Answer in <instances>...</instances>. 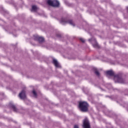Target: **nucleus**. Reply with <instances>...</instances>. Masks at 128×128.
Instances as JSON below:
<instances>
[{"label": "nucleus", "instance_id": "f257e3e1", "mask_svg": "<svg viewBox=\"0 0 128 128\" xmlns=\"http://www.w3.org/2000/svg\"><path fill=\"white\" fill-rule=\"evenodd\" d=\"M106 74L108 76H114V80H116V82H118L119 84H126V79L122 78V74L119 73L118 74L114 75V73L112 70H110L106 72Z\"/></svg>", "mask_w": 128, "mask_h": 128}, {"label": "nucleus", "instance_id": "f03ea898", "mask_svg": "<svg viewBox=\"0 0 128 128\" xmlns=\"http://www.w3.org/2000/svg\"><path fill=\"white\" fill-rule=\"evenodd\" d=\"M88 104L86 101H80L79 102L78 108L80 112H86L88 111Z\"/></svg>", "mask_w": 128, "mask_h": 128}, {"label": "nucleus", "instance_id": "7ed1b4c3", "mask_svg": "<svg viewBox=\"0 0 128 128\" xmlns=\"http://www.w3.org/2000/svg\"><path fill=\"white\" fill-rule=\"evenodd\" d=\"M60 24H69L70 26H74V22L72 19H68V18H62L60 20Z\"/></svg>", "mask_w": 128, "mask_h": 128}, {"label": "nucleus", "instance_id": "20e7f679", "mask_svg": "<svg viewBox=\"0 0 128 128\" xmlns=\"http://www.w3.org/2000/svg\"><path fill=\"white\" fill-rule=\"evenodd\" d=\"M110 114H111L112 117L115 120V122L116 124L122 126V122L120 120V116L117 115L116 113L114 112H110Z\"/></svg>", "mask_w": 128, "mask_h": 128}, {"label": "nucleus", "instance_id": "39448f33", "mask_svg": "<svg viewBox=\"0 0 128 128\" xmlns=\"http://www.w3.org/2000/svg\"><path fill=\"white\" fill-rule=\"evenodd\" d=\"M47 4L48 6H52L53 8H58L60 6V2L58 0H48Z\"/></svg>", "mask_w": 128, "mask_h": 128}, {"label": "nucleus", "instance_id": "423d86ee", "mask_svg": "<svg viewBox=\"0 0 128 128\" xmlns=\"http://www.w3.org/2000/svg\"><path fill=\"white\" fill-rule=\"evenodd\" d=\"M34 40L36 42H38L39 44H42L44 42V38L42 36H40L38 34L34 35Z\"/></svg>", "mask_w": 128, "mask_h": 128}, {"label": "nucleus", "instance_id": "0eeeda50", "mask_svg": "<svg viewBox=\"0 0 128 128\" xmlns=\"http://www.w3.org/2000/svg\"><path fill=\"white\" fill-rule=\"evenodd\" d=\"M8 108H10V110H12L14 112H18V109L16 108V106L13 102H11L9 103Z\"/></svg>", "mask_w": 128, "mask_h": 128}, {"label": "nucleus", "instance_id": "6e6552de", "mask_svg": "<svg viewBox=\"0 0 128 128\" xmlns=\"http://www.w3.org/2000/svg\"><path fill=\"white\" fill-rule=\"evenodd\" d=\"M83 128H90V122L88 118H85L83 120Z\"/></svg>", "mask_w": 128, "mask_h": 128}, {"label": "nucleus", "instance_id": "1a4fd4ad", "mask_svg": "<svg viewBox=\"0 0 128 128\" xmlns=\"http://www.w3.org/2000/svg\"><path fill=\"white\" fill-rule=\"evenodd\" d=\"M19 96L21 100H24L26 98V91L24 90H22L21 92L20 93Z\"/></svg>", "mask_w": 128, "mask_h": 128}, {"label": "nucleus", "instance_id": "9d476101", "mask_svg": "<svg viewBox=\"0 0 128 128\" xmlns=\"http://www.w3.org/2000/svg\"><path fill=\"white\" fill-rule=\"evenodd\" d=\"M52 63L54 66H56V68H61L60 64V63H58V60L54 58H52Z\"/></svg>", "mask_w": 128, "mask_h": 128}, {"label": "nucleus", "instance_id": "9b49d317", "mask_svg": "<svg viewBox=\"0 0 128 128\" xmlns=\"http://www.w3.org/2000/svg\"><path fill=\"white\" fill-rule=\"evenodd\" d=\"M106 98H110V100H114L118 98V96H106Z\"/></svg>", "mask_w": 128, "mask_h": 128}, {"label": "nucleus", "instance_id": "f8f14e48", "mask_svg": "<svg viewBox=\"0 0 128 128\" xmlns=\"http://www.w3.org/2000/svg\"><path fill=\"white\" fill-rule=\"evenodd\" d=\"M93 70L94 72V74H96V76H100V72H98V69L96 68H93Z\"/></svg>", "mask_w": 128, "mask_h": 128}, {"label": "nucleus", "instance_id": "ddd939ff", "mask_svg": "<svg viewBox=\"0 0 128 128\" xmlns=\"http://www.w3.org/2000/svg\"><path fill=\"white\" fill-rule=\"evenodd\" d=\"M1 10L2 11L4 16H6V14H8V12L6 11V10H4L2 7H1Z\"/></svg>", "mask_w": 128, "mask_h": 128}, {"label": "nucleus", "instance_id": "4468645a", "mask_svg": "<svg viewBox=\"0 0 128 128\" xmlns=\"http://www.w3.org/2000/svg\"><path fill=\"white\" fill-rule=\"evenodd\" d=\"M36 10H38V7L34 5L32 6V12H36Z\"/></svg>", "mask_w": 128, "mask_h": 128}, {"label": "nucleus", "instance_id": "2eb2a0df", "mask_svg": "<svg viewBox=\"0 0 128 128\" xmlns=\"http://www.w3.org/2000/svg\"><path fill=\"white\" fill-rule=\"evenodd\" d=\"M93 46L95 48H100V45H98V44L96 42L93 44Z\"/></svg>", "mask_w": 128, "mask_h": 128}, {"label": "nucleus", "instance_id": "dca6fc26", "mask_svg": "<svg viewBox=\"0 0 128 128\" xmlns=\"http://www.w3.org/2000/svg\"><path fill=\"white\" fill-rule=\"evenodd\" d=\"M57 38H62V34H56Z\"/></svg>", "mask_w": 128, "mask_h": 128}, {"label": "nucleus", "instance_id": "f3484780", "mask_svg": "<svg viewBox=\"0 0 128 128\" xmlns=\"http://www.w3.org/2000/svg\"><path fill=\"white\" fill-rule=\"evenodd\" d=\"M32 92L34 96H38V94H36V90H33Z\"/></svg>", "mask_w": 128, "mask_h": 128}, {"label": "nucleus", "instance_id": "a211bd4d", "mask_svg": "<svg viewBox=\"0 0 128 128\" xmlns=\"http://www.w3.org/2000/svg\"><path fill=\"white\" fill-rule=\"evenodd\" d=\"M80 42H82L83 44L84 43L85 40H84V38H80Z\"/></svg>", "mask_w": 128, "mask_h": 128}, {"label": "nucleus", "instance_id": "6ab92c4d", "mask_svg": "<svg viewBox=\"0 0 128 128\" xmlns=\"http://www.w3.org/2000/svg\"><path fill=\"white\" fill-rule=\"evenodd\" d=\"M125 95L126 96V94H128V90L126 89L124 91Z\"/></svg>", "mask_w": 128, "mask_h": 128}, {"label": "nucleus", "instance_id": "aec40b11", "mask_svg": "<svg viewBox=\"0 0 128 128\" xmlns=\"http://www.w3.org/2000/svg\"><path fill=\"white\" fill-rule=\"evenodd\" d=\"M74 128H80L78 127V125H74Z\"/></svg>", "mask_w": 128, "mask_h": 128}, {"label": "nucleus", "instance_id": "412c9836", "mask_svg": "<svg viewBox=\"0 0 128 128\" xmlns=\"http://www.w3.org/2000/svg\"><path fill=\"white\" fill-rule=\"evenodd\" d=\"M92 38H90L88 40V42H92Z\"/></svg>", "mask_w": 128, "mask_h": 128}, {"label": "nucleus", "instance_id": "4be33fe9", "mask_svg": "<svg viewBox=\"0 0 128 128\" xmlns=\"http://www.w3.org/2000/svg\"><path fill=\"white\" fill-rule=\"evenodd\" d=\"M98 88H100V90H104V89H102V88H100V87H98Z\"/></svg>", "mask_w": 128, "mask_h": 128}, {"label": "nucleus", "instance_id": "5701e85b", "mask_svg": "<svg viewBox=\"0 0 128 128\" xmlns=\"http://www.w3.org/2000/svg\"><path fill=\"white\" fill-rule=\"evenodd\" d=\"M127 10H128V7H127Z\"/></svg>", "mask_w": 128, "mask_h": 128}, {"label": "nucleus", "instance_id": "b1692460", "mask_svg": "<svg viewBox=\"0 0 128 128\" xmlns=\"http://www.w3.org/2000/svg\"><path fill=\"white\" fill-rule=\"evenodd\" d=\"M8 30H10V29H8Z\"/></svg>", "mask_w": 128, "mask_h": 128}, {"label": "nucleus", "instance_id": "393cba45", "mask_svg": "<svg viewBox=\"0 0 128 128\" xmlns=\"http://www.w3.org/2000/svg\"><path fill=\"white\" fill-rule=\"evenodd\" d=\"M32 44V46H34V44Z\"/></svg>", "mask_w": 128, "mask_h": 128}, {"label": "nucleus", "instance_id": "a878e982", "mask_svg": "<svg viewBox=\"0 0 128 128\" xmlns=\"http://www.w3.org/2000/svg\"><path fill=\"white\" fill-rule=\"evenodd\" d=\"M110 128H114V127H113V126H112V127H111Z\"/></svg>", "mask_w": 128, "mask_h": 128}, {"label": "nucleus", "instance_id": "bb28decb", "mask_svg": "<svg viewBox=\"0 0 128 128\" xmlns=\"http://www.w3.org/2000/svg\"><path fill=\"white\" fill-rule=\"evenodd\" d=\"M4 94L3 93V94H2V96H4Z\"/></svg>", "mask_w": 128, "mask_h": 128}, {"label": "nucleus", "instance_id": "cd10ccee", "mask_svg": "<svg viewBox=\"0 0 128 128\" xmlns=\"http://www.w3.org/2000/svg\"><path fill=\"white\" fill-rule=\"evenodd\" d=\"M117 102H118V101H117Z\"/></svg>", "mask_w": 128, "mask_h": 128}]
</instances>
